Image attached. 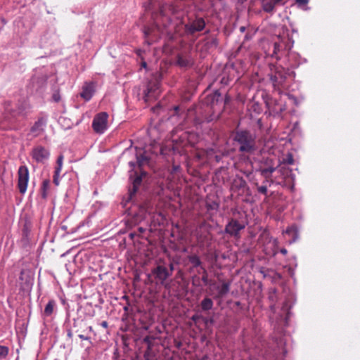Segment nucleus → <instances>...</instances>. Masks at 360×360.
I'll use <instances>...</instances> for the list:
<instances>
[{"label":"nucleus","mask_w":360,"mask_h":360,"mask_svg":"<svg viewBox=\"0 0 360 360\" xmlns=\"http://www.w3.org/2000/svg\"><path fill=\"white\" fill-rule=\"evenodd\" d=\"M281 253L283 254V255H286L288 251L285 248H281V250H280Z\"/></svg>","instance_id":"37"},{"label":"nucleus","mask_w":360,"mask_h":360,"mask_svg":"<svg viewBox=\"0 0 360 360\" xmlns=\"http://www.w3.org/2000/svg\"><path fill=\"white\" fill-rule=\"evenodd\" d=\"M160 82L157 80L150 81L147 85V88L144 91V98L148 101L150 98H155L159 94Z\"/></svg>","instance_id":"10"},{"label":"nucleus","mask_w":360,"mask_h":360,"mask_svg":"<svg viewBox=\"0 0 360 360\" xmlns=\"http://www.w3.org/2000/svg\"><path fill=\"white\" fill-rule=\"evenodd\" d=\"M95 92V84L94 82H86L80 93V96L85 101H89Z\"/></svg>","instance_id":"14"},{"label":"nucleus","mask_w":360,"mask_h":360,"mask_svg":"<svg viewBox=\"0 0 360 360\" xmlns=\"http://www.w3.org/2000/svg\"><path fill=\"white\" fill-rule=\"evenodd\" d=\"M155 278L162 285H165L167 279L171 276V271L163 265H158L152 270Z\"/></svg>","instance_id":"8"},{"label":"nucleus","mask_w":360,"mask_h":360,"mask_svg":"<svg viewBox=\"0 0 360 360\" xmlns=\"http://www.w3.org/2000/svg\"><path fill=\"white\" fill-rule=\"evenodd\" d=\"M192 59L188 56L179 55L177 56V64L181 68L190 67L192 65Z\"/></svg>","instance_id":"19"},{"label":"nucleus","mask_w":360,"mask_h":360,"mask_svg":"<svg viewBox=\"0 0 360 360\" xmlns=\"http://www.w3.org/2000/svg\"><path fill=\"white\" fill-rule=\"evenodd\" d=\"M282 0H262L263 10L266 13H272L275 6Z\"/></svg>","instance_id":"17"},{"label":"nucleus","mask_w":360,"mask_h":360,"mask_svg":"<svg viewBox=\"0 0 360 360\" xmlns=\"http://www.w3.org/2000/svg\"><path fill=\"white\" fill-rule=\"evenodd\" d=\"M283 163L287 165H292L294 163V159L292 154L288 153L285 158L283 160Z\"/></svg>","instance_id":"29"},{"label":"nucleus","mask_w":360,"mask_h":360,"mask_svg":"<svg viewBox=\"0 0 360 360\" xmlns=\"http://www.w3.org/2000/svg\"><path fill=\"white\" fill-rule=\"evenodd\" d=\"M141 181H142V179H141V176H136V178L133 180L132 188H129L127 198L125 200V202H124V207L127 206V204L129 201L132 200V198L134 196V195L136 194V191H137L139 185L141 183Z\"/></svg>","instance_id":"15"},{"label":"nucleus","mask_w":360,"mask_h":360,"mask_svg":"<svg viewBox=\"0 0 360 360\" xmlns=\"http://www.w3.org/2000/svg\"><path fill=\"white\" fill-rule=\"evenodd\" d=\"M108 115L106 112H100L97 114L92 122L94 130L99 134H102L107 128V120Z\"/></svg>","instance_id":"6"},{"label":"nucleus","mask_w":360,"mask_h":360,"mask_svg":"<svg viewBox=\"0 0 360 360\" xmlns=\"http://www.w3.org/2000/svg\"><path fill=\"white\" fill-rule=\"evenodd\" d=\"M79 328L76 330V333H86V328H80V327H78Z\"/></svg>","instance_id":"35"},{"label":"nucleus","mask_w":360,"mask_h":360,"mask_svg":"<svg viewBox=\"0 0 360 360\" xmlns=\"http://www.w3.org/2000/svg\"><path fill=\"white\" fill-rule=\"evenodd\" d=\"M245 228V226L236 219H231L225 227V233L235 238L240 237V231Z\"/></svg>","instance_id":"9"},{"label":"nucleus","mask_w":360,"mask_h":360,"mask_svg":"<svg viewBox=\"0 0 360 360\" xmlns=\"http://www.w3.org/2000/svg\"><path fill=\"white\" fill-rule=\"evenodd\" d=\"M309 0H296V2L301 6L306 5L308 3Z\"/></svg>","instance_id":"34"},{"label":"nucleus","mask_w":360,"mask_h":360,"mask_svg":"<svg viewBox=\"0 0 360 360\" xmlns=\"http://www.w3.org/2000/svg\"><path fill=\"white\" fill-rule=\"evenodd\" d=\"M63 155H60L58 157V159H57V161H56V167L55 168V172H56V173H60L61 172V169H62V167H63Z\"/></svg>","instance_id":"25"},{"label":"nucleus","mask_w":360,"mask_h":360,"mask_svg":"<svg viewBox=\"0 0 360 360\" xmlns=\"http://www.w3.org/2000/svg\"><path fill=\"white\" fill-rule=\"evenodd\" d=\"M189 261L194 267L200 266L202 262L197 255H193L189 257Z\"/></svg>","instance_id":"24"},{"label":"nucleus","mask_w":360,"mask_h":360,"mask_svg":"<svg viewBox=\"0 0 360 360\" xmlns=\"http://www.w3.org/2000/svg\"><path fill=\"white\" fill-rule=\"evenodd\" d=\"M101 326L102 327H103V328H107L108 327V323L104 321L101 322Z\"/></svg>","instance_id":"38"},{"label":"nucleus","mask_w":360,"mask_h":360,"mask_svg":"<svg viewBox=\"0 0 360 360\" xmlns=\"http://www.w3.org/2000/svg\"><path fill=\"white\" fill-rule=\"evenodd\" d=\"M136 159L137 163L139 164V167H141L148 162V158L143 154L137 155Z\"/></svg>","instance_id":"26"},{"label":"nucleus","mask_w":360,"mask_h":360,"mask_svg":"<svg viewBox=\"0 0 360 360\" xmlns=\"http://www.w3.org/2000/svg\"><path fill=\"white\" fill-rule=\"evenodd\" d=\"M74 327L86 328V333H88V332L94 333V330H93L92 326H87L86 322H84L83 320L75 321L74 323Z\"/></svg>","instance_id":"23"},{"label":"nucleus","mask_w":360,"mask_h":360,"mask_svg":"<svg viewBox=\"0 0 360 360\" xmlns=\"http://www.w3.org/2000/svg\"><path fill=\"white\" fill-rule=\"evenodd\" d=\"M257 191L259 193L266 195L267 194V187L266 186H261L257 187Z\"/></svg>","instance_id":"31"},{"label":"nucleus","mask_w":360,"mask_h":360,"mask_svg":"<svg viewBox=\"0 0 360 360\" xmlns=\"http://www.w3.org/2000/svg\"><path fill=\"white\" fill-rule=\"evenodd\" d=\"M196 319H197V316H193L192 317V319H193V321H195V320H196Z\"/></svg>","instance_id":"43"},{"label":"nucleus","mask_w":360,"mask_h":360,"mask_svg":"<svg viewBox=\"0 0 360 360\" xmlns=\"http://www.w3.org/2000/svg\"><path fill=\"white\" fill-rule=\"evenodd\" d=\"M59 176H60V173H56V172H54L53 181L54 184L56 186H58L59 184Z\"/></svg>","instance_id":"32"},{"label":"nucleus","mask_w":360,"mask_h":360,"mask_svg":"<svg viewBox=\"0 0 360 360\" xmlns=\"http://www.w3.org/2000/svg\"><path fill=\"white\" fill-rule=\"evenodd\" d=\"M281 46L280 44L277 43V42H275L274 44V51H273V53H272V56L273 57H276V58H278L277 57V53L278 52L280 51V50L281 49Z\"/></svg>","instance_id":"28"},{"label":"nucleus","mask_w":360,"mask_h":360,"mask_svg":"<svg viewBox=\"0 0 360 360\" xmlns=\"http://www.w3.org/2000/svg\"><path fill=\"white\" fill-rule=\"evenodd\" d=\"M18 187L20 193L24 194L27 191L29 181V171L26 166H20L18 169Z\"/></svg>","instance_id":"7"},{"label":"nucleus","mask_w":360,"mask_h":360,"mask_svg":"<svg viewBox=\"0 0 360 360\" xmlns=\"http://www.w3.org/2000/svg\"><path fill=\"white\" fill-rule=\"evenodd\" d=\"M221 100V95L219 91H215L213 94L208 95L206 97V103L213 106L215 103L217 104Z\"/></svg>","instance_id":"18"},{"label":"nucleus","mask_w":360,"mask_h":360,"mask_svg":"<svg viewBox=\"0 0 360 360\" xmlns=\"http://www.w3.org/2000/svg\"><path fill=\"white\" fill-rule=\"evenodd\" d=\"M233 140L238 146V150L241 153H251L256 149L255 136L249 131H236Z\"/></svg>","instance_id":"2"},{"label":"nucleus","mask_w":360,"mask_h":360,"mask_svg":"<svg viewBox=\"0 0 360 360\" xmlns=\"http://www.w3.org/2000/svg\"><path fill=\"white\" fill-rule=\"evenodd\" d=\"M278 165H276L274 159L270 158H263L260 162L259 171L262 176L266 179V181L271 178V174L278 168Z\"/></svg>","instance_id":"3"},{"label":"nucleus","mask_w":360,"mask_h":360,"mask_svg":"<svg viewBox=\"0 0 360 360\" xmlns=\"http://www.w3.org/2000/svg\"><path fill=\"white\" fill-rule=\"evenodd\" d=\"M205 27V22L202 18H196L184 25L185 32L188 35H193L200 32Z\"/></svg>","instance_id":"5"},{"label":"nucleus","mask_w":360,"mask_h":360,"mask_svg":"<svg viewBox=\"0 0 360 360\" xmlns=\"http://www.w3.org/2000/svg\"><path fill=\"white\" fill-rule=\"evenodd\" d=\"M143 34L146 42L150 44L159 37V27L155 25L154 27H145Z\"/></svg>","instance_id":"11"},{"label":"nucleus","mask_w":360,"mask_h":360,"mask_svg":"<svg viewBox=\"0 0 360 360\" xmlns=\"http://www.w3.org/2000/svg\"><path fill=\"white\" fill-rule=\"evenodd\" d=\"M230 283L223 282L221 286L217 285L216 287L217 293L214 296L215 299L223 298L230 290Z\"/></svg>","instance_id":"16"},{"label":"nucleus","mask_w":360,"mask_h":360,"mask_svg":"<svg viewBox=\"0 0 360 360\" xmlns=\"http://www.w3.org/2000/svg\"><path fill=\"white\" fill-rule=\"evenodd\" d=\"M46 124V118L44 117H39L37 121L35 122L34 125L31 127L30 132L34 136H37L44 131Z\"/></svg>","instance_id":"12"},{"label":"nucleus","mask_w":360,"mask_h":360,"mask_svg":"<svg viewBox=\"0 0 360 360\" xmlns=\"http://www.w3.org/2000/svg\"><path fill=\"white\" fill-rule=\"evenodd\" d=\"M68 336H71V333L70 332L68 333Z\"/></svg>","instance_id":"47"},{"label":"nucleus","mask_w":360,"mask_h":360,"mask_svg":"<svg viewBox=\"0 0 360 360\" xmlns=\"http://www.w3.org/2000/svg\"><path fill=\"white\" fill-rule=\"evenodd\" d=\"M129 164L133 166L134 165V163L132 162H130Z\"/></svg>","instance_id":"46"},{"label":"nucleus","mask_w":360,"mask_h":360,"mask_svg":"<svg viewBox=\"0 0 360 360\" xmlns=\"http://www.w3.org/2000/svg\"><path fill=\"white\" fill-rule=\"evenodd\" d=\"M200 306L203 311L210 310L213 307V301L209 297H205L202 300Z\"/></svg>","instance_id":"20"},{"label":"nucleus","mask_w":360,"mask_h":360,"mask_svg":"<svg viewBox=\"0 0 360 360\" xmlns=\"http://www.w3.org/2000/svg\"><path fill=\"white\" fill-rule=\"evenodd\" d=\"M31 156L37 162L44 164L49 158V150L42 146H37L33 148Z\"/></svg>","instance_id":"4"},{"label":"nucleus","mask_w":360,"mask_h":360,"mask_svg":"<svg viewBox=\"0 0 360 360\" xmlns=\"http://www.w3.org/2000/svg\"><path fill=\"white\" fill-rule=\"evenodd\" d=\"M55 305H56L55 301L50 300L45 307V309L44 311V315L46 316H51L53 311Z\"/></svg>","instance_id":"21"},{"label":"nucleus","mask_w":360,"mask_h":360,"mask_svg":"<svg viewBox=\"0 0 360 360\" xmlns=\"http://www.w3.org/2000/svg\"><path fill=\"white\" fill-rule=\"evenodd\" d=\"M142 66H143V68H146V62H143V63H142Z\"/></svg>","instance_id":"42"},{"label":"nucleus","mask_w":360,"mask_h":360,"mask_svg":"<svg viewBox=\"0 0 360 360\" xmlns=\"http://www.w3.org/2000/svg\"><path fill=\"white\" fill-rule=\"evenodd\" d=\"M287 77L286 71L283 68H277L275 75L271 77V80L274 85H283Z\"/></svg>","instance_id":"13"},{"label":"nucleus","mask_w":360,"mask_h":360,"mask_svg":"<svg viewBox=\"0 0 360 360\" xmlns=\"http://www.w3.org/2000/svg\"><path fill=\"white\" fill-rule=\"evenodd\" d=\"M30 112V105L24 101L18 103H13L7 101L4 103V120L0 122L1 129H17V123L25 119Z\"/></svg>","instance_id":"1"},{"label":"nucleus","mask_w":360,"mask_h":360,"mask_svg":"<svg viewBox=\"0 0 360 360\" xmlns=\"http://www.w3.org/2000/svg\"><path fill=\"white\" fill-rule=\"evenodd\" d=\"M173 271H174V264L171 263L169 264V271H171V274H172Z\"/></svg>","instance_id":"39"},{"label":"nucleus","mask_w":360,"mask_h":360,"mask_svg":"<svg viewBox=\"0 0 360 360\" xmlns=\"http://www.w3.org/2000/svg\"><path fill=\"white\" fill-rule=\"evenodd\" d=\"M49 184H50L49 180H44L42 183L41 189H42L43 198H45L46 196V192L49 188Z\"/></svg>","instance_id":"27"},{"label":"nucleus","mask_w":360,"mask_h":360,"mask_svg":"<svg viewBox=\"0 0 360 360\" xmlns=\"http://www.w3.org/2000/svg\"><path fill=\"white\" fill-rule=\"evenodd\" d=\"M246 185V182L245 180H243V179H240V184H239V186L240 187H244Z\"/></svg>","instance_id":"36"},{"label":"nucleus","mask_w":360,"mask_h":360,"mask_svg":"<svg viewBox=\"0 0 360 360\" xmlns=\"http://www.w3.org/2000/svg\"><path fill=\"white\" fill-rule=\"evenodd\" d=\"M53 99L56 101H59V97L58 96H56V94L53 95Z\"/></svg>","instance_id":"41"},{"label":"nucleus","mask_w":360,"mask_h":360,"mask_svg":"<svg viewBox=\"0 0 360 360\" xmlns=\"http://www.w3.org/2000/svg\"><path fill=\"white\" fill-rule=\"evenodd\" d=\"M78 336L82 340H89L90 342H91V337H89L88 335H84L83 333H79L78 335Z\"/></svg>","instance_id":"33"},{"label":"nucleus","mask_w":360,"mask_h":360,"mask_svg":"<svg viewBox=\"0 0 360 360\" xmlns=\"http://www.w3.org/2000/svg\"><path fill=\"white\" fill-rule=\"evenodd\" d=\"M8 352V349L5 346H0V359L5 358Z\"/></svg>","instance_id":"30"},{"label":"nucleus","mask_w":360,"mask_h":360,"mask_svg":"<svg viewBox=\"0 0 360 360\" xmlns=\"http://www.w3.org/2000/svg\"><path fill=\"white\" fill-rule=\"evenodd\" d=\"M240 31L241 32H244L245 31V27H244V26H241V27H240Z\"/></svg>","instance_id":"40"},{"label":"nucleus","mask_w":360,"mask_h":360,"mask_svg":"<svg viewBox=\"0 0 360 360\" xmlns=\"http://www.w3.org/2000/svg\"><path fill=\"white\" fill-rule=\"evenodd\" d=\"M201 269L202 270V282L205 284V285H216V283L214 281H212L211 280H209L208 278V274H207V270L201 266Z\"/></svg>","instance_id":"22"},{"label":"nucleus","mask_w":360,"mask_h":360,"mask_svg":"<svg viewBox=\"0 0 360 360\" xmlns=\"http://www.w3.org/2000/svg\"><path fill=\"white\" fill-rule=\"evenodd\" d=\"M148 338H146L144 339V341H145V342H147V341H148Z\"/></svg>","instance_id":"45"},{"label":"nucleus","mask_w":360,"mask_h":360,"mask_svg":"<svg viewBox=\"0 0 360 360\" xmlns=\"http://www.w3.org/2000/svg\"><path fill=\"white\" fill-rule=\"evenodd\" d=\"M174 110H175L176 111H177V110H179V107H178V106L175 107Z\"/></svg>","instance_id":"44"}]
</instances>
